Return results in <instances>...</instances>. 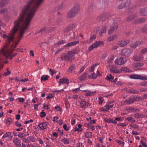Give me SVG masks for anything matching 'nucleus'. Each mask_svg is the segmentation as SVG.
<instances>
[{
  "label": "nucleus",
  "instance_id": "obj_1",
  "mask_svg": "<svg viewBox=\"0 0 147 147\" xmlns=\"http://www.w3.org/2000/svg\"><path fill=\"white\" fill-rule=\"evenodd\" d=\"M38 8L31 5L27 4L22 10L19 18L14 22H16L18 26V30H20L19 35L23 36L25 30L28 26Z\"/></svg>",
  "mask_w": 147,
  "mask_h": 147
},
{
  "label": "nucleus",
  "instance_id": "obj_2",
  "mask_svg": "<svg viewBox=\"0 0 147 147\" xmlns=\"http://www.w3.org/2000/svg\"><path fill=\"white\" fill-rule=\"evenodd\" d=\"M14 25L12 28L10 33L9 34V36H7L6 34H4L3 36V38H7L8 44L7 46L8 47L10 46L9 44L10 41L14 42V39L15 38L14 35L17 32L18 30L17 26H18L16 22H14Z\"/></svg>",
  "mask_w": 147,
  "mask_h": 147
},
{
  "label": "nucleus",
  "instance_id": "obj_3",
  "mask_svg": "<svg viewBox=\"0 0 147 147\" xmlns=\"http://www.w3.org/2000/svg\"><path fill=\"white\" fill-rule=\"evenodd\" d=\"M44 1V0H30L27 4L35 6L36 8H38Z\"/></svg>",
  "mask_w": 147,
  "mask_h": 147
},
{
  "label": "nucleus",
  "instance_id": "obj_4",
  "mask_svg": "<svg viewBox=\"0 0 147 147\" xmlns=\"http://www.w3.org/2000/svg\"><path fill=\"white\" fill-rule=\"evenodd\" d=\"M109 14L107 12H104L100 14L97 18V20L99 22H103L110 17Z\"/></svg>",
  "mask_w": 147,
  "mask_h": 147
},
{
  "label": "nucleus",
  "instance_id": "obj_5",
  "mask_svg": "<svg viewBox=\"0 0 147 147\" xmlns=\"http://www.w3.org/2000/svg\"><path fill=\"white\" fill-rule=\"evenodd\" d=\"M132 51V50L131 49H125L121 51L120 54L121 55L128 57L130 55Z\"/></svg>",
  "mask_w": 147,
  "mask_h": 147
},
{
  "label": "nucleus",
  "instance_id": "obj_6",
  "mask_svg": "<svg viewBox=\"0 0 147 147\" xmlns=\"http://www.w3.org/2000/svg\"><path fill=\"white\" fill-rule=\"evenodd\" d=\"M103 42L100 41H98L91 45L88 48V50L90 51L92 50L94 48L97 47H100L103 45Z\"/></svg>",
  "mask_w": 147,
  "mask_h": 147
},
{
  "label": "nucleus",
  "instance_id": "obj_7",
  "mask_svg": "<svg viewBox=\"0 0 147 147\" xmlns=\"http://www.w3.org/2000/svg\"><path fill=\"white\" fill-rule=\"evenodd\" d=\"M138 13L141 16H147V6L139 9Z\"/></svg>",
  "mask_w": 147,
  "mask_h": 147
},
{
  "label": "nucleus",
  "instance_id": "obj_8",
  "mask_svg": "<svg viewBox=\"0 0 147 147\" xmlns=\"http://www.w3.org/2000/svg\"><path fill=\"white\" fill-rule=\"evenodd\" d=\"M117 7L119 9H122L125 8V6L124 4L123 1H121L119 0L117 1L116 3Z\"/></svg>",
  "mask_w": 147,
  "mask_h": 147
},
{
  "label": "nucleus",
  "instance_id": "obj_9",
  "mask_svg": "<svg viewBox=\"0 0 147 147\" xmlns=\"http://www.w3.org/2000/svg\"><path fill=\"white\" fill-rule=\"evenodd\" d=\"M117 7L119 9H122L125 8V6L124 4L123 1H121L119 0L117 1L116 3Z\"/></svg>",
  "mask_w": 147,
  "mask_h": 147
},
{
  "label": "nucleus",
  "instance_id": "obj_10",
  "mask_svg": "<svg viewBox=\"0 0 147 147\" xmlns=\"http://www.w3.org/2000/svg\"><path fill=\"white\" fill-rule=\"evenodd\" d=\"M126 62L125 60H124V57H120L119 59H116L115 61V63L117 64L121 65L124 64Z\"/></svg>",
  "mask_w": 147,
  "mask_h": 147
},
{
  "label": "nucleus",
  "instance_id": "obj_11",
  "mask_svg": "<svg viewBox=\"0 0 147 147\" xmlns=\"http://www.w3.org/2000/svg\"><path fill=\"white\" fill-rule=\"evenodd\" d=\"M137 16V15L135 13H133L131 15H129L126 18V21L127 22H130L135 18H136Z\"/></svg>",
  "mask_w": 147,
  "mask_h": 147
},
{
  "label": "nucleus",
  "instance_id": "obj_12",
  "mask_svg": "<svg viewBox=\"0 0 147 147\" xmlns=\"http://www.w3.org/2000/svg\"><path fill=\"white\" fill-rule=\"evenodd\" d=\"M68 55V61H71L72 60H74L75 58V55L72 53V52L70 51L67 52Z\"/></svg>",
  "mask_w": 147,
  "mask_h": 147
},
{
  "label": "nucleus",
  "instance_id": "obj_13",
  "mask_svg": "<svg viewBox=\"0 0 147 147\" xmlns=\"http://www.w3.org/2000/svg\"><path fill=\"white\" fill-rule=\"evenodd\" d=\"M71 11H72L76 15L79 12L80 10V6L79 4H76L71 9Z\"/></svg>",
  "mask_w": 147,
  "mask_h": 147
},
{
  "label": "nucleus",
  "instance_id": "obj_14",
  "mask_svg": "<svg viewBox=\"0 0 147 147\" xmlns=\"http://www.w3.org/2000/svg\"><path fill=\"white\" fill-rule=\"evenodd\" d=\"M129 41L128 40H123L119 42L118 44L121 47H125L128 43H129Z\"/></svg>",
  "mask_w": 147,
  "mask_h": 147
},
{
  "label": "nucleus",
  "instance_id": "obj_15",
  "mask_svg": "<svg viewBox=\"0 0 147 147\" xmlns=\"http://www.w3.org/2000/svg\"><path fill=\"white\" fill-rule=\"evenodd\" d=\"M142 43L141 41H137L135 42L134 43H132L130 45V46L133 49H135L137 47L140 46Z\"/></svg>",
  "mask_w": 147,
  "mask_h": 147
},
{
  "label": "nucleus",
  "instance_id": "obj_16",
  "mask_svg": "<svg viewBox=\"0 0 147 147\" xmlns=\"http://www.w3.org/2000/svg\"><path fill=\"white\" fill-rule=\"evenodd\" d=\"M96 8V7L94 4L92 3L89 5L88 9L87 10V12L89 13H91Z\"/></svg>",
  "mask_w": 147,
  "mask_h": 147
},
{
  "label": "nucleus",
  "instance_id": "obj_17",
  "mask_svg": "<svg viewBox=\"0 0 147 147\" xmlns=\"http://www.w3.org/2000/svg\"><path fill=\"white\" fill-rule=\"evenodd\" d=\"M48 123L47 122H45L43 123H41L38 125V126L42 129H46L47 127Z\"/></svg>",
  "mask_w": 147,
  "mask_h": 147
},
{
  "label": "nucleus",
  "instance_id": "obj_18",
  "mask_svg": "<svg viewBox=\"0 0 147 147\" xmlns=\"http://www.w3.org/2000/svg\"><path fill=\"white\" fill-rule=\"evenodd\" d=\"M76 14L71 9L67 13V17L68 18H71L74 17Z\"/></svg>",
  "mask_w": 147,
  "mask_h": 147
},
{
  "label": "nucleus",
  "instance_id": "obj_19",
  "mask_svg": "<svg viewBox=\"0 0 147 147\" xmlns=\"http://www.w3.org/2000/svg\"><path fill=\"white\" fill-rule=\"evenodd\" d=\"M9 2V0H1L0 2V8L5 7Z\"/></svg>",
  "mask_w": 147,
  "mask_h": 147
},
{
  "label": "nucleus",
  "instance_id": "obj_20",
  "mask_svg": "<svg viewBox=\"0 0 147 147\" xmlns=\"http://www.w3.org/2000/svg\"><path fill=\"white\" fill-rule=\"evenodd\" d=\"M81 107L85 109L86 107L90 106V104L88 102L84 101L81 103Z\"/></svg>",
  "mask_w": 147,
  "mask_h": 147
},
{
  "label": "nucleus",
  "instance_id": "obj_21",
  "mask_svg": "<svg viewBox=\"0 0 147 147\" xmlns=\"http://www.w3.org/2000/svg\"><path fill=\"white\" fill-rule=\"evenodd\" d=\"M136 99V98H131L127 100H126L124 101V103H127V104H131L134 102Z\"/></svg>",
  "mask_w": 147,
  "mask_h": 147
},
{
  "label": "nucleus",
  "instance_id": "obj_22",
  "mask_svg": "<svg viewBox=\"0 0 147 147\" xmlns=\"http://www.w3.org/2000/svg\"><path fill=\"white\" fill-rule=\"evenodd\" d=\"M146 20V19L145 18H139L136 20L135 22L137 24L141 23L144 22Z\"/></svg>",
  "mask_w": 147,
  "mask_h": 147
},
{
  "label": "nucleus",
  "instance_id": "obj_23",
  "mask_svg": "<svg viewBox=\"0 0 147 147\" xmlns=\"http://www.w3.org/2000/svg\"><path fill=\"white\" fill-rule=\"evenodd\" d=\"M79 43V41L71 42L67 44L65 46V47H70L71 46H73L78 44Z\"/></svg>",
  "mask_w": 147,
  "mask_h": 147
},
{
  "label": "nucleus",
  "instance_id": "obj_24",
  "mask_svg": "<svg viewBox=\"0 0 147 147\" xmlns=\"http://www.w3.org/2000/svg\"><path fill=\"white\" fill-rule=\"evenodd\" d=\"M120 0L121 1H123L125 7H128L131 4V0Z\"/></svg>",
  "mask_w": 147,
  "mask_h": 147
},
{
  "label": "nucleus",
  "instance_id": "obj_25",
  "mask_svg": "<svg viewBox=\"0 0 147 147\" xmlns=\"http://www.w3.org/2000/svg\"><path fill=\"white\" fill-rule=\"evenodd\" d=\"M69 80L68 79L63 78L60 79L59 81L60 84H59V85H60L61 84H63L64 83L68 84L69 83Z\"/></svg>",
  "mask_w": 147,
  "mask_h": 147
},
{
  "label": "nucleus",
  "instance_id": "obj_26",
  "mask_svg": "<svg viewBox=\"0 0 147 147\" xmlns=\"http://www.w3.org/2000/svg\"><path fill=\"white\" fill-rule=\"evenodd\" d=\"M118 28V26L116 25L114 27H111L109 30L108 33L109 34H111L113 32L115 31Z\"/></svg>",
  "mask_w": 147,
  "mask_h": 147
},
{
  "label": "nucleus",
  "instance_id": "obj_27",
  "mask_svg": "<svg viewBox=\"0 0 147 147\" xmlns=\"http://www.w3.org/2000/svg\"><path fill=\"white\" fill-rule=\"evenodd\" d=\"M68 55L67 53H63L61 55V58L62 60H67L68 61Z\"/></svg>",
  "mask_w": 147,
  "mask_h": 147
},
{
  "label": "nucleus",
  "instance_id": "obj_28",
  "mask_svg": "<svg viewBox=\"0 0 147 147\" xmlns=\"http://www.w3.org/2000/svg\"><path fill=\"white\" fill-rule=\"evenodd\" d=\"M137 3L138 7L142 5L145 3L147 2V0H138Z\"/></svg>",
  "mask_w": 147,
  "mask_h": 147
},
{
  "label": "nucleus",
  "instance_id": "obj_29",
  "mask_svg": "<svg viewBox=\"0 0 147 147\" xmlns=\"http://www.w3.org/2000/svg\"><path fill=\"white\" fill-rule=\"evenodd\" d=\"M87 75H88L87 73H85L84 74H82L81 76L79 78V79L81 81H83L86 79Z\"/></svg>",
  "mask_w": 147,
  "mask_h": 147
},
{
  "label": "nucleus",
  "instance_id": "obj_30",
  "mask_svg": "<svg viewBox=\"0 0 147 147\" xmlns=\"http://www.w3.org/2000/svg\"><path fill=\"white\" fill-rule=\"evenodd\" d=\"M140 75L136 74H132L129 76L130 78L131 79H140Z\"/></svg>",
  "mask_w": 147,
  "mask_h": 147
},
{
  "label": "nucleus",
  "instance_id": "obj_31",
  "mask_svg": "<svg viewBox=\"0 0 147 147\" xmlns=\"http://www.w3.org/2000/svg\"><path fill=\"white\" fill-rule=\"evenodd\" d=\"M128 92L129 93L138 94L139 93V92L137 90L131 89L128 90Z\"/></svg>",
  "mask_w": 147,
  "mask_h": 147
},
{
  "label": "nucleus",
  "instance_id": "obj_32",
  "mask_svg": "<svg viewBox=\"0 0 147 147\" xmlns=\"http://www.w3.org/2000/svg\"><path fill=\"white\" fill-rule=\"evenodd\" d=\"M13 142L16 145L21 144L20 140L18 138H14L13 140Z\"/></svg>",
  "mask_w": 147,
  "mask_h": 147
},
{
  "label": "nucleus",
  "instance_id": "obj_33",
  "mask_svg": "<svg viewBox=\"0 0 147 147\" xmlns=\"http://www.w3.org/2000/svg\"><path fill=\"white\" fill-rule=\"evenodd\" d=\"M114 78V77H112L111 75L110 74L109 75V76H107L106 78L105 79L109 80L110 81L113 82Z\"/></svg>",
  "mask_w": 147,
  "mask_h": 147
},
{
  "label": "nucleus",
  "instance_id": "obj_34",
  "mask_svg": "<svg viewBox=\"0 0 147 147\" xmlns=\"http://www.w3.org/2000/svg\"><path fill=\"white\" fill-rule=\"evenodd\" d=\"M85 136L86 138H90L92 137V134L91 132H86L85 133Z\"/></svg>",
  "mask_w": 147,
  "mask_h": 147
},
{
  "label": "nucleus",
  "instance_id": "obj_35",
  "mask_svg": "<svg viewBox=\"0 0 147 147\" xmlns=\"http://www.w3.org/2000/svg\"><path fill=\"white\" fill-rule=\"evenodd\" d=\"M49 76L48 75H43L41 77V81L42 82V81H46L47 80H48L49 78Z\"/></svg>",
  "mask_w": 147,
  "mask_h": 147
},
{
  "label": "nucleus",
  "instance_id": "obj_36",
  "mask_svg": "<svg viewBox=\"0 0 147 147\" xmlns=\"http://www.w3.org/2000/svg\"><path fill=\"white\" fill-rule=\"evenodd\" d=\"M141 31L143 33H147V24L144 26L142 28Z\"/></svg>",
  "mask_w": 147,
  "mask_h": 147
},
{
  "label": "nucleus",
  "instance_id": "obj_37",
  "mask_svg": "<svg viewBox=\"0 0 147 147\" xmlns=\"http://www.w3.org/2000/svg\"><path fill=\"white\" fill-rule=\"evenodd\" d=\"M134 116L135 118L138 119L140 118H143L144 117V115L141 114L137 113L135 114Z\"/></svg>",
  "mask_w": 147,
  "mask_h": 147
},
{
  "label": "nucleus",
  "instance_id": "obj_38",
  "mask_svg": "<svg viewBox=\"0 0 147 147\" xmlns=\"http://www.w3.org/2000/svg\"><path fill=\"white\" fill-rule=\"evenodd\" d=\"M76 69V67L74 65H71L69 68V71H73L75 70Z\"/></svg>",
  "mask_w": 147,
  "mask_h": 147
},
{
  "label": "nucleus",
  "instance_id": "obj_39",
  "mask_svg": "<svg viewBox=\"0 0 147 147\" xmlns=\"http://www.w3.org/2000/svg\"><path fill=\"white\" fill-rule=\"evenodd\" d=\"M109 2V0H102V4L105 7L108 6Z\"/></svg>",
  "mask_w": 147,
  "mask_h": 147
},
{
  "label": "nucleus",
  "instance_id": "obj_40",
  "mask_svg": "<svg viewBox=\"0 0 147 147\" xmlns=\"http://www.w3.org/2000/svg\"><path fill=\"white\" fill-rule=\"evenodd\" d=\"M41 32V33H43L44 32H46V34L47 32V28L46 27H44L42 28L40 30Z\"/></svg>",
  "mask_w": 147,
  "mask_h": 147
},
{
  "label": "nucleus",
  "instance_id": "obj_41",
  "mask_svg": "<svg viewBox=\"0 0 147 147\" xmlns=\"http://www.w3.org/2000/svg\"><path fill=\"white\" fill-rule=\"evenodd\" d=\"M121 71L126 72H130L131 70L126 67H123L121 68Z\"/></svg>",
  "mask_w": 147,
  "mask_h": 147
},
{
  "label": "nucleus",
  "instance_id": "obj_42",
  "mask_svg": "<svg viewBox=\"0 0 147 147\" xmlns=\"http://www.w3.org/2000/svg\"><path fill=\"white\" fill-rule=\"evenodd\" d=\"M128 109H129V110L134 112L139 111V109L135 108L130 107L128 108Z\"/></svg>",
  "mask_w": 147,
  "mask_h": 147
},
{
  "label": "nucleus",
  "instance_id": "obj_43",
  "mask_svg": "<svg viewBox=\"0 0 147 147\" xmlns=\"http://www.w3.org/2000/svg\"><path fill=\"white\" fill-rule=\"evenodd\" d=\"M61 141L63 142L64 144H68L69 143L68 139L64 138L62 139Z\"/></svg>",
  "mask_w": 147,
  "mask_h": 147
},
{
  "label": "nucleus",
  "instance_id": "obj_44",
  "mask_svg": "<svg viewBox=\"0 0 147 147\" xmlns=\"http://www.w3.org/2000/svg\"><path fill=\"white\" fill-rule=\"evenodd\" d=\"M71 30V29L70 28V27L69 26L64 30L63 32L64 33H68L70 32Z\"/></svg>",
  "mask_w": 147,
  "mask_h": 147
},
{
  "label": "nucleus",
  "instance_id": "obj_45",
  "mask_svg": "<svg viewBox=\"0 0 147 147\" xmlns=\"http://www.w3.org/2000/svg\"><path fill=\"white\" fill-rule=\"evenodd\" d=\"M116 38V36H110L108 38V40L109 41H111L115 39Z\"/></svg>",
  "mask_w": 147,
  "mask_h": 147
},
{
  "label": "nucleus",
  "instance_id": "obj_46",
  "mask_svg": "<svg viewBox=\"0 0 147 147\" xmlns=\"http://www.w3.org/2000/svg\"><path fill=\"white\" fill-rule=\"evenodd\" d=\"M6 122L7 124L8 123H9V125H10L11 123H13L12 122V119L10 118H8L6 120Z\"/></svg>",
  "mask_w": 147,
  "mask_h": 147
},
{
  "label": "nucleus",
  "instance_id": "obj_47",
  "mask_svg": "<svg viewBox=\"0 0 147 147\" xmlns=\"http://www.w3.org/2000/svg\"><path fill=\"white\" fill-rule=\"evenodd\" d=\"M133 59L136 61H139L140 60V59L139 56L136 55L134 56L133 57Z\"/></svg>",
  "mask_w": 147,
  "mask_h": 147
},
{
  "label": "nucleus",
  "instance_id": "obj_48",
  "mask_svg": "<svg viewBox=\"0 0 147 147\" xmlns=\"http://www.w3.org/2000/svg\"><path fill=\"white\" fill-rule=\"evenodd\" d=\"M72 52V53L75 55V54L78 53L79 52V51L77 49H75L72 50V51H70Z\"/></svg>",
  "mask_w": 147,
  "mask_h": 147
},
{
  "label": "nucleus",
  "instance_id": "obj_49",
  "mask_svg": "<svg viewBox=\"0 0 147 147\" xmlns=\"http://www.w3.org/2000/svg\"><path fill=\"white\" fill-rule=\"evenodd\" d=\"M120 20V18H115L114 20V22L115 24H117L119 22Z\"/></svg>",
  "mask_w": 147,
  "mask_h": 147
},
{
  "label": "nucleus",
  "instance_id": "obj_50",
  "mask_svg": "<svg viewBox=\"0 0 147 147\" xmlns=\"http://www.w3.org/2000/svg\"><path fill=\"white\" fill-rule=\"evenodd\" d=\"M95 65H92L91 67L89 69L90 72H92L94 68V67L96 65V64H94Z\"/></svg>",
  "mask_w": 147,
  "mask_h": 147
},
{
  "label": "nucleus",
  "instance_id": "obj_51",
  "mask_svg": "<svg viewBox=\"0 0 147 147\" xmlns=\"http://www.w3.org/2000/svg\"><path fill=\"white\" fill-rule=\"evenodd\" d=\"M106 27H104L102 30L100 31V35H101L102 34L106 32Z\"/></svg>",
  "mask_w": 147,
  "mask_h": 147
},
{
  "label": "nucleus",
  "instance_id": "obj_52",
  "mask_svg": "<svg viewBox=\"0 0 147 147\" xmlns=\"http://www.w3.org/2000/svg\"><path fill=\"white\" fill-rule=\"evenodd\" d=\"M69 26L70 27V28L71 30L73 29L76 26V25L75 23H73L71 24H70Z\"/></svg>",
  "mask_w": 147,
  "mask_h": 147
},
{
  "label": "nucleus",
  "instance_id": "obj_53",
  "mask_svg": "<svg viewBox=\"0 0 147 147\" xmlns=\"http://www.w3.org/2000/svg\"><path fill=\"white\" fill-rule=\"evenodd\" d=\"M104 121L106 122L111 123L112 121V119L111 118L109 119L105 118L104 119Z\"/></svg>",
  "mask_w": 147,
  "mask_h": 147
},
{
  "label": "nucleus",
  "instance_id": "obj_54",
  "mask_svg": "<svg viewBox=\"0 0 147 147\" xmlns=\"http://www.w3.org/2000/svg\"><path fill=\"white\" fill-rule=\"evenodd\" d=\"M63 127L64 129L66 131H68L69 129V127H67V124H64L63 125Z\"/></svg>",
  "mask_w": 147,
  "mask_h": 147
},
{
  "label": "nucleus",
  "instance_id": "obj_55",
  "mask_svg": "<svg viewBox=\"0 0 147 147\" xmlns=\"http://www.w3.org/2000/svg\"><path fill=\"white\" fill-rule=\"evenodd\" d=\"M40 117L42 118L44 117H45L46 116V114L44 112H43V111H42L40 113Z\"/></svg>",
  "mask_w": 147,
  "mask_h": 147
},
{
  "label": "nucleus",
  "instance_id": "obj_56",
  "mask_svg": "<svg viewBox=\"0 0 147 147\" xmlns=\"http://www.w3.org/2000/svg\"><path fill=\"white\" fill-rule=\"evenodd\" d=\"M96 35L95 34H93L90 36V40L92 41L96 38Z\"/></svg>",
  "mask_w": 147,
  "mask_h": 147
},
{
  "label": "nucleus",
  "instance_id": "obj_57",
  "mask_svg": "<svg viewBox=\"0 0 147 147\" xmlns=\"http://www.w3.org/2000/svg\"><path fill=\"white\" fill-rule=\"evenodd\" d=\"M116 142L120 144H123V145L122 146V147H123L124 145V142H122L120 140H116Z\"/></svg>",
  "mask_w": 147,
  "mask_h": 147
},
{
  "label": "nucleus",
  "instance_id": "obj_58",
  "mask_svg": "<svg viewBox=\"0 0 147 147\" xmlns=\"http://www.w3.org/2000/svg\"><path fill=\"white\" fill-rule=\"evenodd\" d=\"M90 76L93 79H95L96 78V75L94 73H92L91 75Z\"/></svg>",
  "mask_w": 147,
  "mask_h": 147
},
{
  "label": "nucleus",
  "instance_id": "obj_59",
  "mask_svg": "<svg viewBox=\"0 0 147 147\" xmlns=\"http://www.w3.org/2000/svg\"><path fill=\"white\" fill-rule=\"evenodd\" d=\"M147 52V48L142 49L140 51L142 54H144Z\"/></svg>",
  "mask_w": 147,
  "mask_h": 147
},
{
  "label": "nucleus",
  "instance_id": "obj_60",
  "mask_svg": "<svg viewBox=\"0 0 147 147\" xmlns=\"http://www.w3.org/2000/svg\"><path fill=\"white\" fill-rule=\"evenodd\" d=\"M7 12V10L6 9H3L1 10L0 13L1 14H5V13Z\"/></svg>",
  "mask_w": 147,
  "mask_h": 147
},
{
  "label": "nucleus",
  "instance_id": "obj_61",
  "mask_svg": "<svg viewBox=\"0 0 147 147\" xmlns=\"http://www.w3.org/2000/svg\"><path fill=\"white\" fill-rule=\"evenodd\" d=\"M54 97V95L53 94H50L49 95L47 96V99H51L53 97Z\"/></svg>",
  "mask_w": 147,
  "mask_h": 147
},
{
  "label": "nucleus",
  "instance_id": "obj_62",
  "mask_svg": "<svg viewBox=\"0 0 147 147\" xmlns=\"http://www.w3.org/2000/svg\"><path fill=\"white\" fill-rule=\"evenodd\" d=\"M55 109L57 110L58 111H62V109L59 106H55Z\"/></svg>",
  "mask_w": 147,
  "mask_h": 147
},
{
  "label": "nucleus",
  "instance_id": "obj_63",
  "mask_svg": "<svg viewBox=\"0 0 147 147\" xmlns=\"http://www.w3.org/2000/svg\"><path fill=\"white\" fill-rule=\"evenodd\" d=\"M23 141L25 143H28L29 142V140H28L27 138L24 137L23 138Z\"/></svg>",
  "mask_w": 147,
  "mask_h": 147
},
{
  "label": "nucleus",
  "instance_id": "obj_64",
  "mask_svg": "<svg viewBox=\"0 0 147 147\" xmlns=\"http://www.w3.org/2000/svg\"><path fill=\"white\" fill-rule=\"evenodd\" d=\"M11 73L10 71H8L7 72H5L4 74H3V76H7L9 75Z\"/></svg>",
  "mask_w": 147,
  "mask_h": 147
}]
</instances>
